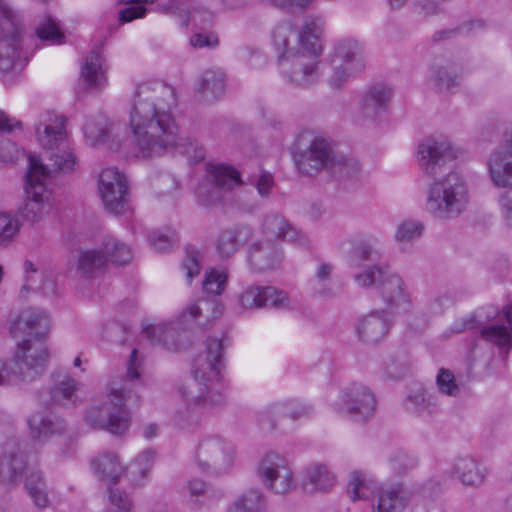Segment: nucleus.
<instances>
[{"label":"nucleus","instance_id":"1","mask_svg":"<svg viewBox=\"0 0 512 512\" xmlns=\"http://www.w3.org/2000/svg\"><path fill=\"white\" fill-rule=\"evenodd\" d=\"M175 104V89L170 85L154 82L137 87L130 112L133 150L137 158L159 157L177 148L196 160L203 159V150L194 139L179 136V126L171 111Z\"/></svg>","mask_w":512,"mask_h":512},{"label":"nucleus","instance_id":"2","mask_svg":"<svg viewBox=\"0 0 512 512\" xmlns=\"http://www.w3.org/2000/svg\"><path fill=\"white\" fill-rule=\"evenodd\" d=\"M39 144L47 150L50 163L43 164L37 155L29 156L26 175V202L21 210L22 216L37 222L52 208V191L48 180L54 172H69L74 169L76 159L69 150L65 119L54 113H47L35 127Z\"/></svg>","mask_w":512,"mask_h":512},{"label":"nucleus","instance_id":"3","mask_svg":"<svg viewBox=\"0 0 512 512\" xmlns=\"http://www.w3.org/2000/svg\"><path fill=\"white\" fill-rule=\"evenodd\" d=\"M228 344L229 339L223 330L207 338L205 352L194 360V382L183 390L184 404L172 418L175 428L194 432L201 426L204 415L226 405V384L221 371Z\"/></svg>","mask_w":512,"mask_h":512},{"label":"nucleus","instance_id":"4","mask_svg":"<svg viewBox=\"0 0 512 512\" xmlns=\"http://www.w3.org/2000/svg\"><path fill=\"white\" fill-rule=\"evenodd\" d=\"M50 328L47 313L39 308H27L11 322L10 334L17 343L12 364L0 359V386L30 383L43 374L49 360L45 337Z\"/></svg>","mask_w":512,"mask_h":512},{"label":"nucleus","instance_id":"5","mask_svg":"<svg viewBox=\"0 0 512 512\" xmlns=\"http://www.w3.org/2000/svg\"><path fill=\"white\" fill-rule=\"evenodd\" d=\"M141 361L133 349L127 364L125 379L117 386L113 383L107 401L102 406H91L84 415L85 423L93 429L106 430L114 435L124 434L130 426L129 405H136L139 396L134 392V381L140 378Z\"/></svg>","mask_w":512,"mask_h":512},{"label":"nucleus","instance_id":"6","mask_svg":"<svg viewBox=\"0 0 512 512\" xmlns=\"http://www.w3.org/2000/svg\"><path fill=\"white\" fill-rule=\"evenodd\" d=\"M468 202L464 179L456 172H449L429 185L426 210L437 219L449 220L461 215Z\"/></svg>","mask_w":512,"mask_h":512},{"label":"nucleus","instance_id":"7","mask_svg":"<svg viewBox=\"0 0 512 512\" xmlns=\"http://www.w3.org/2000/svg\"><path fill=\"white\" fill-rule=\"evenodd\" d=\"M0 474L8 476L11 482L18 483L25 471V488L37 508L48 507L50 501L46 483L41 473L34 468H27L24 454L20 451L15 438H9L3 445Z\"/></svg>","mask_w":512,"mask_h":512},{"label":"nucleus","instance_id":"8","mask_svg":"<svg viewBox=\"0 0 512 512\" xmlns=\"http://www.w3.org/2000/svg\"><path fill=\"white\" fill-rule=\"evenodd\" d=\"M206 300L192 303L185 308L177 319L143 328V334L153 344L167 350L178 351L188 347L191 343L190 330L197 319L203 314L204 308L211 306Z\"/></svg>","mask_w":512,"mask_h":512},{"label":"nucleus","instance_id":"9","mask_svg":"<svg viewBox=\"0 0 512 512\" xmlns=\"http://www.w3.org/2000/svg\"><path fill=\"white\" fill-rule=\"evenodd\" d=\"M132 257L129 245L112 235H105L95 247L78 250L76 271L81 277L91 279L103 272L109 262L126 265Z\"/></svg>","mask_w":512,"mask_h":512},{"label":"nucleus","instance_id":"10","mask_svg":"<svg viewBox=\"0 0 512 512\" xmlns=\"http://www.w3.org/2000/svg\"><path fill=\"white\" fill-rule=\"evenodd\" d=\"M293 158L298 171L307 175H315L322 170L337 174L348 167L346 155L324 137H315L305 149L295 151Z\"/></svg>","mask_w":512,"mask_h":512},{"label":"nucleus","instance_id":"11","mask_svg":"<svg viewBox=\"0 0 512 512\" xmlns=\"http://www.w3.org/2000/svg\"><path fill=\"white\" fill-rule=\"evenodd\" d=\"M234 458L232 445L217 434L203 435L196 445L193 462L204 473L221 474L228 470Z\"/></svg>","mask_w":512,"mask_h":512},{"label":"nucleus","instance_id":"12","mask_svg":"<svg viewBox=\"0 0 512 512\" xmlns=\"http://www.w3.org/2000/svg\"><path fill=\"white\" fill-rule=\"evenodd\" d=\"M319 62V56L299 50L279 57L278 69L287 85L309 88L319 79Z\"/></svg>","mask_w":512,"mask_h":512},{"label":"nucleus","instance_id":"13","mask_svg":"<svg viewBox=\"0 0 512 512\" xmlns=\"http://www.w3.org/2000/svg\"><path fill=\"white\" fill-rule=\"evenodd\" d=\"M99 193L109 213L116 216L132 214L128 181L117 168L102 170L99 176Z\"/></svg>","mask_w":512,"mask_h":512},{"label":"nucleus","instance_id":"14","mask_svg":"<svg viewBox=\"0 0 512 512\" xmlns=\"http://www.w3.org/2000/svg\"><path fill=\"white\" fill-rule=\"evenodd\" d=\"M257 473L263 485L276 494H287L295 487L288 460L276 452H269L261 459Z\"/></svg>","mask_w":512,"mask_h":512},{"label":"nucleus","instance_id":"15","mask_svg":"<svg viewBox=\"0 0 512 512\" xmlns=\"http://www.w3.org/2000/svg\"><path fill=\"white\" fill-rule=\"evenodd\" d=\"M237 303L243 311L262 308L284 310L290 307V298L286 291L275 286L250 285L238 295Z\"/></svg>","mask_w":512,"mask_h":512},{"label":"nucleus","instance_id":"16","mask_svg":"<svg viewBox=\"0 0 512 512\" xmlns=\"http://www.w3.org/2000/svg\"><path fill=\"white\" fill-rule=\"evenodd\" d=\"M456 157L447 140L429 137L418 145L417 160L422 172L435 177Z\"/></svg>","mask_w":512,"mask_h":512},{"label":"nucleus","instance_id":"17","mask_svg":"<svg viewBox=\"0 0 512 512\" xmlns=\"http://www.w3.org/2000/svg\"><path fill=\"white\" fill-rule=\"evenodd\" d=\"M331 73L328 83L334 90L342 89L352 74V40L343 38L335 41L329 54Z\"/></svg>","mask_w":512,"mask_h":512},{"label":"nucleus","instance_id":"18","mask_svg":"<svg viewBox=\"0 0 512 512\" xmlns=\"http://www.w3.org/2000/svg\"><path fill=\"white\" fill-rule=\"evenodd\" d=\"M376 290L387 306L385 311L393 314L398 310L408 308L409 294L406 291L403 279L397 273L388 270Z\"/></svg>","mask_w":512,"mask_h":512},{"label":"nucleus","instance_id":"19","mask_svg":"<svg viewBox=\"0 0 512 512\" xmlns=\"http://www.w3.org/2000/svg\"><path fill=\"white\" fill-rule=\"evenodd\" d=\"M282 257V251L276 243L258 240L251 243L247 260L253 272L262 273L279 267Z\"/></svg>","mask_w":512,"mask_h":512},{"label":"nucleus","instance_id":"20","mask_svg":"<svg viewBox=\"0 0 512 512\" xmlns=\"http://www.w3.org/2000/svg\"><path fill=\"white\" fill-rule=\"evenodd\" d=\"M392 97V87L384 83L373 84L360 96L359 113L363 118L375 120L387 109Z\"/></svg>","mask_w":512,"mask_h":512},{"label":"nucleus","instance_id":"21","mask_svg":"<svg viewBox=\"0 0 512 512\" xmlns=\"http://www.w3.org/2000/svg\"><path fill=\"white\" fill-rule=\"evenodd\" d=\"M28 426L31 437L40 442L62 435L66 429L64 419L49 410L36 411L30 415Z\"/></svg>","mask_w":512,"mask_h":512},{"label":"nucleus","instance_id":"22","mask_svg":"<svg viewBox=\"0 0 512 512\" xmlns=\"http://www.w3.org/2000/svg\"><path fill=\"white\" fill-rule=\"evenodd\" d=\"M391 314L385 310H376L361 318L357 326L359 340L367 344H377L383 340L392 325Z\"/></svg>","mask_w":512,"mask_h":512},{"label":"nucleus","instance_id":"23","mask_svg":"<svg viewBox=\"0 0 512 512\" xmlns=\"http://www.w3.org/2000/svg\"><path fill=\"white\" fill-rule=\"evenodd\" d=\"M261 227L266 235H271L277 239L289 241L299 246H306L308 244L306 235L294 227L281 214H267L262 221Z\"/></svg>","mask_w":512,"mask_h":512},{"label":"nucleus","instance_id":"24","mask_svg":"<svg viewBox=\"0 0 512 512\" xmlns=\"http://www.w3.org/2000/svg\"><path fill=\"white\" fill-rule=\"evenodd\" d=\"M335 483V474L324 463L313 462L302 470L301 485L307 493L327 492Z\"/></svg>","mask_w":512,"mask_h":512},{"label":"nucleus","instance_id":"25","mask_svg":"<svg viewBox=\"0 0 512 512\" xmlns=\"http://www.w3.org/2000/svg\"><path fill=\"white\" fill-rule=\"evenodd\" d=\"M107 67L104 57L98 51H91L83 60L80 80L87 89L100 90L107 83Z\"/></svg>","mask_w":512,"mask_h":512},{"label":"nucleus","instance_id":"26","mask_svg":"<svg viewBox=\"0 0 512 512\" xmlns=\"http://www.w3.org/2000/svg\"><path fill=\"white\" fill-rule=\"evenodd\" d=\"M208 172L214 185V191L205 201L204 204L212 205L221 200L220 192L231 190L241 183L240 173L229 165L210 164Z\"/></svg>","mask_w":512,"mask_h":512},{"label":"nucleus","instance_id":"27","mask_svg":"<svg viewBox=\"0 0 512 512\" xmlns=\"http://www.w3.org/2000/svg\"><path fill=\"white\" fill-rule=\"evenodd\" d=\"M323 31L324 21L320 17H306L297 35V41L301 50L316 56H320L323 50Z\"/></svg>","mask_w":512,"mask_h":512},{"label":"nucleus","instance_id":"28","mask_svg":"<svg viewBox=\"0 0 512 512\" xmlns=\"http://www.w3.org/2000/svg\"><path fill=\"white\" fill-rule=\"evenodd\" d=\"M253 229L248 225L222 230L216 240L217 254L222 259L230 258L239 247L252 238Z\"/></svg>","mask_w":512,"mask_h":512},{"label":"nucleus","instance_id":"29","mask_svg":"<svg viewBox=\"0 0 512 512\" xmlns=\"http://www.w3.org/2000/svg\"><path fill=\"white\" fill-rule=\"evenodd\" d=\"M492 182L497 187H512V150L500 148L492 154L489 163Z\"/></svg>","mask_w":512,"mask_h":512},{"label":"nucleus","instance_id":"30","mask_svg":"<svg viewBox=\"0 0 512 512\" xmlns=\"http://www.w3.org/2000/svg\"><path fill=\"white\" fill-rule=\"evenodd\" d=\"M79 383L67 374L53 375V383L49 388L50 400L62 406H74L78 402L77 390Z\"/></svg>","mask_w":512,"mask_h":512},{"label":"nucleus","instance_id":"31","mask_svg":"<svg viewBox=\"0 0 512 512\" xmlns=\"http://www.w3.org/2000/svg\"><path fill=\"white\" fill-rule=\"evenodd\" d=\"M28 62V56L22 50V40L11 42V40L0 41V71L2 73L12 72L19 74Z\"/></svg>","mask_w":512,"mask_h":512},{"label":"nucleus","instance_id":"32","mask_svg":"<svg viewBox=\"0 0 512 512\" xmlns=\"http://www.w3.org/2000/svg\"><path fill=\"white\" fill-rule=\"evenodd\" d=\"M226 88V75L220 68H209L200 75L197 92L204 101L220 98Z\"/></svg>","mask_w":512,"mask_h":512},{"label":"nucleus","instance_id":"33","mask_svg":"<svg viewBox=\"0 0 512 512\" xmlns=\"http://www.w3.org/2000/svg\"><path fill=\"white\" fill-rule=\"evenodd\" d=\"M91 465L97 477L107 483H116L125 471L118 456L109 451H105L95 457Z\"/></svg>","mask_w":512,"mask_h":512},{"label":"nucleus","instance_id":"34","mask_svg":"<svg viewBox=\"0 0 512 512\" xmlns=\"http://www.w3.org/2000/svg\"><path fill=\"white\" fill-rule=\"evenodd\" d=\"M404 409L418 416L434 412L437 403L436 397L422 385L411 387L403 401Z\"/></svg>","mask_w":512,"mask_h":512},{"label":"nucleus","instance_id":"35","mask_svg":"<svg viewBox=\"0 0 512 512\" xmlns=\"http://www.w3.org/2000/svg\"><path fill=\"white\" fill-rule=\"evenodd\" d=\"M504 316L507 325L493 323L482 327L480 334L484 340L499 347H510L512 345V305L504 308Z\"/></svg>","mask_w":512,"mask_h":512},{"label":"nucleus","instance_id":"36","mask_svg":"<svg viewBox=\"0 0 512 512\" xmlns=\"http://www.w3.org/2000/svg\"><path fill=\"white\" fill-rule=\"evenodd\" d=\"M458 478L465 486L480 487L485 482L486 469L471 456L459 457L454 465Z\"/></svg>","mask_w":512,"mask_h":512},{"label":"nucleus","instance_id":"37","mask_svg":"<svg viewBox=\"0 0 512 512\" xmlns=\"http://www.w3.org/2000/svg\"><path fill=\"white\" fill-rule=\"evenodd\" d=\"M377 401L370 388L359 385L354 388V423L364 424L374 417Z\"/></svg>","mask_w":512,"mask_h":512},{"label":"nucleus","instance_id":"38","mask_svg":"<svg viewBox=\"0 0 512 512\" xmlns=\"http://www.w3.org/2000/svg\"><path fill=\"white\" fill-rule=\"evenodd\" d=\"M408 503V498L400 483L380 489L378 493V512H402Z\"/></svg>","mask_w":512,"mask_h":512},{"label":"nucleus","instance_id":"39","mask_svg":"<svg viewBox=\"0 0 512 512\" xmlns=\"http://www.w3.org/2000/svg\"><path fill=\"white\" fill-rule=\"evenodd\" d=\"M295 26L290 20H282L271 30V42L279 57H286L289 54L299 51L290 47L292 39L295 37Z\"/></svg>","mask_w":512,"mask_h":512},{"label":"nucleus","instance_id":"40","mask_svg":"<svg viewBox=\"0 0 512 512\" xmlns=\"http://www.w3.org/2000/svg\"><path fill=\"white\" fill-rule=\"evenodd\" d=\"M388 270V267L379 265L377 262L363 263V265L354 268V281L361 288L377 289Z\"/></svg>","mask_w":512,"mask_h":512},{"label":"nucleus","instance_id":"41","mask_svg":"<svg viewBox=\"0 0 512 512\" xmlns=\"http://www.w3.org/2000/svg\"><path fill=\"white\" fill-rule=\"evenodd\" d=\"M334 266L328 262H320L314 273V278L310 281L313 293L319 297L332 298L337 292L331 286V276Z\"/></svg>","mask_w":512,"mask_h":512},{"label":"nucleus","instance_id":"42","mask_svg":"<svg viewBox=\"0 0 512 512\" xmlns=\"http://www.w3.org/2000/svg\"><path fill=\"white\" fill-rule=\"evenodd\" d=\"M155 452L152 449H145L131 462L128 467V474L131 482L135 485H143L154 464Z\"/></svg>","mask_w":512,"mask_h":512},{"label":"nucleus","instance_id":"43","mask_svg":"<svg viewBox=\"0 0 512 512\" xmlns=\"http://www.w3.org/2000/svg\"><path fill=\"white\" fill-rule=\"evenodd\" d=\"M109 126L108 118L105 115L98 114L89 118L83 125L86 142L91 146L103 143L108 135Z\"/></svg>","mask_w":512,"mask_h":512},{"label":"nucleus","instance_id":"44","mask_svg":"<svg viewBox=\"0 0 512 512\" xmlns=\"http://www.w3.org/2000/svg\"><path fill=\"white\" fill-rule=\"evenodd\" d=\"M21 41V29L11 8L0 0V41Z\"/></svg>","mask_w":512,"mask_h":512},{"label":"nucleus","instance_id":"45","mask_svg":"<svg viewBox=\"0 0 512 512\" xmlns=\"http://www.w3.org/2000/svg\"><path fill=\"white\" fill-rule=\"evenodd\" d=\"M227 512H265V500L262 492L251 489L238 497Z\"/></svg>","mask_w":512,"mask_h":512},{"label":"nucleus","instance_id":"46","mask_svg":"<svg viewBox=\"0 0 512 512\" xmlns=\"http://www.w3.org/2000/svg\"><path fill=\"white\" fill-rule=\"evenodd\" d=\"M380 489L373 478L362 470H354V501L368 500L375 495L378 496Z\"/></svg>","mask_w":512,"mask_h":512},{"label":"nucleus","instance_id":"47","mask_svg":"<svg viewBox=\"0 0 512 512\" xmlns=\"http://www.w3.org/2000/svg\"><path fill=\"white\" fill-rule=\"evenodd\" d=\"M36 35L41 41L50 44H61L65 38L58 22L51 16H45L40 20L36 27Z\"/></svg>","mask_w":512,"mask_h":512},{"label":"nucleus","instance_id":"48","mask_svg":"<svg viewBox=\"0 0 512 512\" xmlns=\"http://www.w3.org/2000/svg\"><path fill=\"white\" fill-rule=\"evenodd\" d=\"M430 72L439 91H447L458 84V74L452 65H433Z\"/></svg>","mask_w":512,"mask_h":512},{"label":"nucleus","instance_id":"49","mask_svg":"<svg viewBox=\"0 0 512 512\" xmlns=\"http://www.w3.org/2000/svg\"><path fill=\"white\" fill-rule=\"evenodd\" d=\"M196 0H171L168 5L162 7V11L171 14L182 27H187L192 18L193 6Z\"/></svg>","mask_w":512,"mask_h":512},{"label":"nucleus","instance_id":"50","mask_svg":"<svg viewBox=\"0 0 512 512\" xmlns=\"http://www.w3.org/2000/svg\"><path fill=\"white\" fill-rule=\"evenodd\" d=\"M380 259V253L371 239L361 238L354 243V268L363 263H374Z\"/></svg>","mask_w":512,"mask_h":512},{"label":"nucleus","instance_id":"51","mask_svg":"<svg viewBox=\"0 0 512 512\" xmlns=\"http://www.w3.org/2000/svg\"><path fill=\"white\" fill-rule=\"evenodd\" d=\"M425 226L423 222L414 219H406L402 221L395 232V240L398 243H411L419 239Z\"/></svg>","mask_w":512,"mask_h":512},{"label":"nucleus","instance_id":"52","mask_svg":"<svg viewBox=\"0 0 512 512\" xmlns=\"http://www.w3.org/2000/svg\"><path fill=\"white\" fill-rule=\"evenodd\" d=\"M228 275L224 270L211 269L202 282L203 290L212 296L221 295L227 284Z\"/></svg>","mask_w":512,"mask_h":512},{"label":"nucleus","instance_id":"53","mask_svg":"<svg viewBox=\"0 0 512 512\" xmlns=\"http://www.w3.org/2000/svg\"><path fill=\"white\" fill-rule=\"evenodd\" d=\"M485 28V22L482 20H473L466 22L455 29H444L437 31L433 34L432 40L439 42L443 39L451 38L455 35H473L476 31L483 30Z\"/></svg>","mask_w":512,"mask_h":512},{"label":"nucleus","instance_id":"54","mask_svg":"<svg viewBox=\"0 0 512 512\" xmlns=\"http://www.w3.org/2000/svg\"><path fill=\"white\" fill-rule=\"evenodd\" d=\"M182 268L185 271L188 283L199 275L201 269V254L196 248H186Z\"/></svg>","mask_w":512,"mask_h":512},{"label":"nucleus","instance_id":"55","mask_svg":"<svg viewBox=\"0 0 512 512\" xmlns=\"http://www.w3.org/2000/svg\"><path fill=\"white\" fill-rule=\"evenodd\" d=\"M149 242L154 250L166 252L174 243L178 242V235L171 229H168L166 232L153 231L149 234Z\"/></svg>","mask_w":512,"mask_h":512},{"label":"nucleus","instance_id":"56","mask_svg":"<svg viewBox=\"0 0 512 512\" xmlns=\"http://www.w3.org/2000/svg\"><path fill=\"white\" fill-rule=\"evenodd\" d=\"M283 412L284 408L280 403L270 405L258 414V423L262 429L272 430L276 428Z\"/></svg>","mask_w":512,"mask_h":512},{"label":"nucleus","instance_id":"57","mask_svg":"<svg viewBox=\"0 0 512 512\" xmlns=\"http://www.w3.org/2000/svg\"><path fill=\"white\" fill-rule=\"evenodd\" d=\"M19 221L8 213H0V245L9 243L19 232Z\"/></svg>","mask_w":512,"mask_h":512},{"label":"nucleus","instance_id":"58","mask_svg":"<svg viewBox=\"0 0 512 512\" xmlns=\"http://www.w3.org/2000/svg\"><path fill=\"white\" fill-rule=\"evenodd\" d=\"M436 383L439 391L445 395L457 396L460 392L453 373L448 369L441 368L439 370Z\"/></svg>","mask_w":512,"mask_h":512},{"label":"nucleus","instance_id":"59","mask_svg":"<svg viewBox=\"0 0 512 512\" xmlns=\"http://www.w3.org/2000/svg\"><path fill=\"white\" fill-rule=\"evenodd\" d=\"M392 469L397 473H404L417 466L418 460L403 450H397L389 458Z\"/></svg>","mask_w":512,"mask_h":512},{"label":"nucleus","instance_id":"60","mask_svg":"<svg viewBox=\"0 0 512 512\" xmlns=\"http://www.w3.org/2000/svg\"><path fill=\"white\" fill-rule=\"evenodd\" d=\"M24 271L26 275L24 284L21 288L22 296L30 291H38V285L43 277V274L39 273L35 265L29 260L24 262Z\"/></svg>","mask_w":512,"mask_h":512},{"label":"nucleus","instance_id":"61","mask_svg":"<svg viewBox=\"0 0 512 512\" xmlns=\"http://www.w3.org/2000/svg\"><path fill=\"white\" fill-rule=\"evenodd\" d=\"M212 3H214L213 0L206 7L197 2L196 6H193L191 21L200 27L209 26L214 20V12L216 11L211 6Z\"/></svg>","mask_w":512,"mask_h":512},{"label":"nucleus","instance_id":"62","mask_svg":"<svg viewBox=\"0 0 512 512\" xmlns=\"http://www.w3.org/2000/svg\"><path fill=\"white\" fill-rule=\"evenodd\" d=\"M497 203L503 221L512 227V187L506 188L498 195Z\"/></svg>","mask_w":512,"mask_h":512},{"label":"nucleus","instance_id":"63","mask_svg":"<svg viewBox=\"0 0 512 512\" xmlns=\"http://www.w3.org/2000/svg\"><path fill=\"white\" fill-rule=\"evenodd\" d=\"M146 8L137 0L127 2L125 8L119 11V20L122 23H128L137 18H142L146 14Z\"/></svg>","mask_w":512,"mask_h":512},{"label":"nucleus","instance_id":"64","mask_svg":"<svg viewBox=\"0 0 512 512\" xmlns=\"http://www.w3.org/2000/svg\"><path fill=\"white\" fill-rule=\"evenodd\" d=\"M480 325V321L476 318L475 314H469L455 320L447 329L446 334H460L465 331L476 328Z\"/></svg>","mask_w":512,"mask_h":512}]
</instances>
